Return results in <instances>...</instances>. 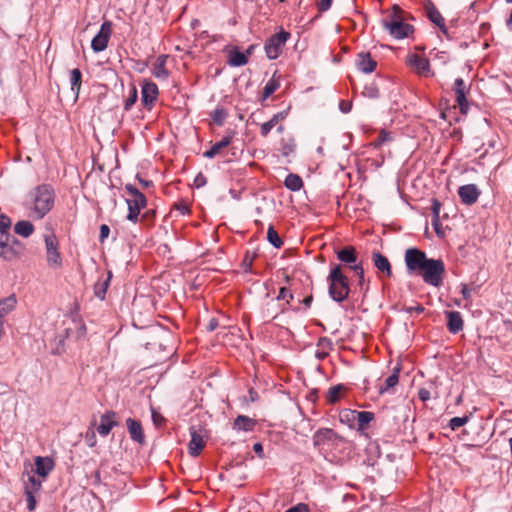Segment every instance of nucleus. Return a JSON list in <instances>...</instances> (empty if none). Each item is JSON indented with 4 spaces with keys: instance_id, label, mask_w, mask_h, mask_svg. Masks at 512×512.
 Masks as SVG:
<instances>
[{
    "instance_id": "f257e3e1",
    "label": "nucleus",
    "mask_w": 512,
    "mask_h": 512,
    "mask_svg": "<svg viewBox=\"0 0 512 512\" xmlns=\"http://www.w3.org/2000/svg\"><path fill=\"white\" fill-rule=\"evenodd\" d=\"M405 265L410 273H418L423 281L433 287H440L445 275V264L441 259L428 258L418 248H408L404 255Z\"/></svg>"
},
{
    "instance_id": "f03ea898",
    "label": "nucleus",
    "mask_w": 512,
    "mask_h": 512,
    "mask_svg": "<svg viewBox=\"0 0 512 512\" xmlns=\"http://www.w3.org/2000/svg\"><path fill=\"white\" fill-rule=\"evenodd\" d=\"M55 193L48 184H42L34 188L25 201V207L29 216L40 220L44 218L54 207Z\"/></svg>"
},
{
    "instance_id": "7ed1b4c3",
    "label": "nucleus",
    "mask_w": 512,
    "mask_h": 512,
    "mask_svg": "<svg viewBox=\"0 0 512 512\" xmlns=\"http://www.w3.org/2000/svg\"><path fill=\"white\" fill-rule=\"evenodd\" d=\"M383 28L395 39H404L414 32V27L406 23V12L398 5H393L382 19Z\"/></svg>"
},
{
    "instance_id": "20e7f679",
    "label": "nucleus",
    "mask_w": 512,
    "mask_h": 512,
    "mask_svg": "<svg viewBox=\"0 0 512 512\" xmlns=\"http://www.w3.org/2000/svg\"><path fill=\"white\" fill-rule=\"evenodd\" d=\"M327 281L329 295L334 301L341 303L347 299L350 292L349 279L343 273L340 265H332Z\"/></svg>"
},
{
    "instance_id": "39448f33",
    "label": "nucleus",
    "mask_w": 512,
    "mask_h": 512,
    "mask_svg": "<svg viewBox=\"0 0 512 512\" xmlns=\"http://www.w3.org/2000/svg\"><path fill=\"white\" fill-rule=\"evenodd\" d=\"M125 191L132 196V199L126 200L128 205L127 219L136 223L138 221L140 211L147 205V199L145 195L132 184H126Z\"/></svg>"
},
{
    "instance_id": "423d86ee",
    "label": "nucleus",
    "mask_w": 512,
    "mask_h": 512,
    "mask_svg": "<svg viewBox=\"0 0 512 512\" xmlns=\"http://www.w3.org/2000/svg\"><path fill=\"white\" fill-rule=\"evenodd\" d=\"M343 441V437L330 428H320L313 435V445L319 451L331 450Z\"/></svg>"
},
{
    "instance_id": "0eeeda50",
    "label": "nucleus",
    "mask_w": 512,
    "mask_h": 512,
    "mask_svg": "<svg viewBox=\"0 0 512 512\" xmlns=\"http://www.w3.org/2000/svg\"><path fill=\"white\" fill-rule=\"evenodd\" d=\"M44 242L46 248L47 264L52 269L62 267V257L59 252V242L54 233L45 234Z\"/></svg>"
},
{
    "instance_id": "6e6552de",
    "label": "nucleus",
    "mask_w": 512,
    "mask_h": 512,
    "mask_svg": "<svg viewBox=\"0 0 512 512\" xmlns=\"http://www.w3.org/2000/svg\"><path fill=\"white\" fill-rule=\"evenodd\" d=\"M290 38V33L286 32L284 30H281L279 33H276L269 37L265 42V53L266 56L270 60H275L279 57V55L282 52V49L287 42V40Z\"/></svg>"
},
{
    "instance_id": "1a4fd4ad",
    "label": "nucleus",
    "mask_w": 512,
    "mask_h": 512,
    "mask_svg": "<svg viewBox=\"0 0 512 512\" xmlns=\"http://www.w3.org/2000/svg\"><path fill=\"white\" fill-rule=\"evenodd\" d=\"M112 35V22L104 21L100 27L99 32L93 37L91 41V48L95 53L104 51L109 43Z\"/></svg>"
},
{
    "instance_id": "9d476101",
    "label": "nucleus",
    "mask_w": 512,
    "mask_h": 512,
    "mask_svg": "<svg viewBox=\"0 0 512 512\" xmlns=\"http://www.w3.org/2000/svg\"><path fill=\"white\" fill-rule=\"evenodd\" d=\"M159 89L158 86L150 81L145 80L141 89V103L147 110H151L158 99Z\"/></svg>"
},
{
    "instance_id": "9b49d317",
    "label": "nucleus",
    "mask_w": 512,
    "mask_h": 512,
    "mask_svg": "<svg viewBox=\"0 0 512 512\" xmlns=\"http://www.w3.org/2000/svg\"><path fill=\"white\" fill-rule=\"evenodd\" d=\"M119 425L118 415L115 411L109 410L101 415L100 423L97 426V432L102 436L106 437L109 435L111 430Z\"/></svg>"
},
{
    "instance_id": "f8f14e48",
    "label": "nucleus",
    "mask_w": 512,
    "mask_h": 512,
    "mask_svg": "<svg viewBox=\"0 0 512 512\" xmlns=\"http://www.w3.org/2000/svg\"><path fill=\"white\" fill-rule=\"evenodd\" d=\"M408 64L417 74L424 77L433 76L431 71L430 62L427 58L418 54H411L408 56Z\"/></svg>"
},
{
    "instance_id": "ddd939ff",
    "label": "nucleus",
    "mask_w": 512,
    "mask_h": 512,
    "mask_svg": "<svg viewBox=\"0 0 512 512\" xmlns=\"http://www.w3.org/2000/svg\"><path fill=\"white\" fill-rule=\"evenodd\" d=\"M423 7L428 19L435 24L443 34H447V27L445 25V20L442 17L441 13L438 11L436 6L431 0H425L423 3Z\"/></svg>"
},
{
    "instance_id": "4468645a",
    "label": "nucleus",
    "mask_w": 512,
    "mask_h": 512,
    "mask_svg": "<svg viewBox=\"0 0 512 512\" xmlns=\"http://www.w3.org/2000/svg\"><path fill=\"white\" fill-rule=\"evenodd\" d=\"M453 91L455 93L456 103L460 109V112L462 114H466L468 112L469 105L466 99V85L462 78L455 79Z\"/></svg>"
},
{
    "instance_id": "2eb2a0df",
    "label": "nucleus",
    "mask_w": 512,
    "mask_h": 512,
    "mask_svg": "<svg viewBox=\"0 0 512 512\" xmlns=\"http://www.w3.org/2000/svg\"><path fill=\"white\" fill-rule=\"evenodd\" d=\"M16 243H18L17 239L11 235L0 236V256L5 260L16 258L17 252L13 246Z\"/></svg>"
},
{
    "instance_id": "dca6fc26",
    "label": "nucleus",
    "mask_w": 512,
    "mask_h": 512,
    "mask_svg": "<svg viewBox=\"0 0 512 512\" xmlns=\"http://www.w3.org/2000/svg\"><path fill=\"white\" fill-rule=\"evenodd\" d=\"M458 195L462 203L472 205L477 202L480 196V190L475 184H467L459 187Z\"/></svg>"
},
{
    "instance_id": "f3484780",
    "label": "nucleus",
    "mask_w": 512,
    "mask_h": 512,
    "mask_svg": "<svg viewBox=\"0 0 512 512\" xmlns=\"http://www.w3.org/2000/svg\"><path fill=\"white\" fill-rule=\"evenodd\" d=\"M191 439L188 446L190 456L197 457L205 447L203 435L194 427L190 428Z\"/></svg>"
},
{
    "instance_id": "a211bd4d",
    "label": "nucleus",
    "mask_w": 512,
    "mask_h": 512,
    "mask_svg": "<svg viewBox=\"0 0 512 512\" xmlns=\"http://www.w3.org/2000/svg\"><path fill=\"white\" fill-rule=\"evenodd\" d=\"M126 425L130 438L134 442L143 445L145 443V435L141 422L133 418H128L126 420Z\"/></svg>"
},
{
    "instance_id": "6ab92c4d",
    "label": "nucleus",
    "mask_w": 512,
    "mask_h": 512,
    "mask_svg": "<svg viewBox=\"0 0 512 512\" xmlns=\"http://www.w3.org/2000/svg\"><path fill=\"white\" fill-rule=\"evenodd\" d=\"M235 134L234 130H228L222 140L213 144L209 150L203 153V156L209 159L214 158L223 148L231 144Z\"/></svg>"
},
{
    "instance_id": "aec40b11",
    "label": "nucleus",
    "mask_w": 512,
    "mask_h": 512,
    "mask_svg": "<svg viewBox=\"0 0 512 512\" xmlns=\"http://www.w3.org/2000/svg\"><path fill=\"white\" fill-rule=\"evenodd\" d=\"M356 66L363 73H372L376 69L377 62L369 52H361L357 55Z\"/></svg>"
},
{
    "instance_id": "412c9836",
    "label": "nucleus",
    "mask_w": 512,
    "mask_h": 512,
    "mask_svg": "<svg viewBox=\"0 0 512 512\" xmlns=\"http://www.w3.org/2000/svg\"><path fill=\"white\" fill-rule=\"evenodd\" d=\"M372 261L379 272L383 273L388 278L392 276V267L386 256L379 251H373Z\"/></svg>"
},
{
    "instance_id": "4be33fe9",
    "label": "nucleus",
    "mask_w": 512,
    "mask_h": 512,
    "mask_svg": "<svg viewBox=\"0 0 512 512\" xmlns=\"http://www.w3.org/2000/svg\"><path fill=\"white\" fill-rule=\"evenodd\" d=\"M447 316V327L450 333L457 334L463 330L464 322L460 312L458 311H446Z\"/></svg>"
},
{
    "instance_id": "5701e85b",
    "label": "nucleus",
    "mask_w": 512,
    "mask_h": 512,
    "mask_svg": "<svg viewBox=\"0 0 512 512\" xmlns=\"http://www.w3.org/2000/svg\"><path fill=\"white\" fill-rule=\"evenodd\" d=\"M168 59V55L162 54L159 55L152 67V74L157 79H167L169 76V71L166 68V62Z\"/></svg>"
},
{
    "instance_id": "b1692460",
    "label": "nucleus",
    "mask_w": 512,
    "mask_h": 512,
    "mask_svg": "<svg viewBox=\"0 0 512 512\" xmlns=\"http://www.w3.org/2000/svg\"><path fill=\"white\" fill-rule=\"evenodd\" d=\"M347 414L351 415V419L357 422L359 430L365 429L374 420V413L370 411H353Z\"/></svg>"
},
{
    "instance_id": "393cba45",
    "label": "nucleus",
    "mask_w": 512,
    "mask_h": 512,
    "mask_svg": "<svg viewBox=\"0 0 512 512\" xmlns=\"http://www.w3.org/2000/svg\"><path fill=\"white\" fill-rule=\"evenodd\" d=\"M256 425V421L245 415H238L233 422V429L236 431H253Z\"/></svg>"
},
{
    "instance_id": "a878e982",
    "label": "nucleus",
    "mask_w": 512,
    "mask_h": 512,
    "mask_svg": "<svg viewBox=\"0 0 512 512\" xmlns=\"http://www.w3.org/2000/svg\"><path fill=\"white\" fill-rule=\"evenodd\" d=\"M36 473L41 477H46L54 468V463L49 457L38 456L35 458Z\"/></svg>"
},
{
    "instance_id": "bb28decb",
    "label": "nucleus",
    "mask_w": 512,
    "mask_h": 512,
    "mask_svg": "<svg viewBox=\"0 0 512 512\" xmlns=\"http://www.w3.org/2000/svg\"><path fill=\"white\" fill-rule=\"evenodd\" d=\"M112 278V272L108 271L105 278L101 277L94 284V295L100 300H104L106 296L107 289L109 287L110 281Z\"/></svg>"
},
{
    "instance_id": "cd10ccee",
    "label": "nucleus",
    "mask_w": 512,
    "mask_h": 512,
    "mask_svg": "<svg viewBox=\"0 0 512 512\" xmlns=\"http://www.w3.org/2000/svg\"><path fill=\"white\" fill-rule=\"evenodd\" d=\"M288 115V112L287 111H281L275 115H273V117L261 124V127H260V134L262 137H267L268 134L270 133V131L282 120H284Z\"/></svg>"
},
{
    "instance_id": "c85d7f7f",
    "label": "nucleus",
    "mask_w": 512,
    "mask_h": 512,
    "mask_svg": "<svg viewBox=\"0 0 512 512\" xmlns=\"http://www.w3.org/2000/svg\"><path fill=\"white\" fill-rule=\"evenodd\" d=\"M337 258L341 262H343L345 264H349L350 266L357 264L356 263L357 254H356V250L353 246H346V247L342 248L341 250L337 251Z\"/></svg>"
},
{
    "instance_id": "c756f323",
    "label": "nucleus",
    "mask_w": 512,
    "mask_h": 512,
    "mask_svg": "<svg viewBox=\"0 0 512 512\" xmlns=\"http://www.w3.org/2000/svg\"><path fill=\"white\" fill-rule=\"evenodd\" d=\"M17 304L15 295H10L0 300V320L4 321L6 315L12 312Z\"/></svg>"
},
{
    "instance_id": "7c9ffc66",
    "label": "nucleus",
    "mask_w": 512,
    "mask_h": 512,
    "mask_svg": "<svg viewBox=\"0 0 512 512\" xmlns=\"http://www.w3.org/2000/svg\"><path fill=\"white\" fill-rule=\"evenodd\" d=\"M399 372L400 368L396 367L393 369V372L390 376L386 378L384 383L379 387V394L383 395L384 393L388 392L390 389L394 388L399 381Z\"/></svg>"
},
{
    "instance_id": "2f4dec72",
    "label": "nucleus",
    "mask_w": 512,
    "mask_h": 512,
    "mask_svg": "<svg viewBox=\"0 0 512 512\" xmlns=\"http://www.w3.org/2000/svg\"><path fill=\"white\" fill-rule=\"evenodd\" d=\"M248 56L238 51L237 49L232 50L229 53L228 64L232 67H241L248 63Z\"/></svg>"
},
{
    "instance_id": "473e14b6",
    "label": "nucleus",
    "mask_w": 512,
    "mask_h": 512,
    "mask_svg": "<svg viewBox=\"0 0 512 512\" xmlns=\"http://www.w3.org/2000/svg\"><path fill=\"white\" fill-rule=\"evenodd\" d=\"M14 231L16 234L27 238L34 232V226L27 220H21L15 224Z\"/></svg>"
},
{
    "instance_id": "72a5a7b5",
    "label": "nucleus",
    "mask_w": 512,
    "mask_h": 512,
    "mask_svg": "<svg viewBox=\"0 0 512 512\" xmlns=\"http://www.w3.org/2000/svg\"><path fill=\"white\" fill-rule=\"evenodd\" d=\"M284 185L291 191H299L303 187V181L299 175L290 173L287 175Z\"/></svg>"
},
{
    "instance_id": "f704fd0d",
    "label": "nucleus",
    "mask_w": 512,
    "mask_h": 512,
    "mask_svg": "<svg viewBox=\"0 0 512 512\" xmlns=\"http://www.w3.org/2000/svg\"><path fill=\"white\" fill-rule=\"evenodd\" d=\"M82 83V73L78 68L71 70L70 72V85L71 90L75 93L76 97L79 94Z\"/></svg>"
},
{
    "instance_id": "c9c22d12",
    "label": "nucleus",
    "mask_w": 512,
    "mask_h": 512,
    "mask_svg": "<svg viewBox=\"0 0 512 512\" xmlns=\"http://www.w3.org/2000/svg\"><path fill=\"white\" fill-rule=\"evenodd\" d=\"M343 390L344 386L341 384L330 387L326 396L327 402L330 404L337 403L341 398V393Z\"/></svg>"
},
{
    "instance_id": "e433bc0d",
    "label": "nucleus",
    "mask_w": 512,
    "mask_h": 512,
    "mask_svg": "<svg viewBox=\"0 0 512 512\" xmlns=\"http://www.w3.org/2000/svg\"><path fill=\"white\" fill-rule=\"evenodd\" d=\"M318 347L322 348L321 351L316 352V357L320 360L328 356L329 350L332 348L331 341L328 338H320L317 344Z\"/></svg>"
},
{
    "instance_id": "4c0bfd02",
    "label": "nucleus",
    "mask_w": 512,
    "mask_h": 512,
    "mask_svg": "<svg viewBox=\"0 0 512 512\" xmlns=\"http://www.w3.org/2000/svg\"><path fill=\"white\" fill-rule=\"evenodd\" d=\"M227 117L228 112L224 107H217L214 111L211 112V118L213 122L218 126H222Z\"/></svg>"
},
{
    "instance_id": "58836bf2",
    "label": "nucleus",
    "mask_w": 512,
    "mask_h": 512,
    "mask_svg": "<svg viewBox=\"0 0 512 512\" xmlns=\"http://www.w3.org/2000/svg\"><path fill=\"white\" fill-rule=\"evenodd\" d=\"M350 268L355 271L358 276V286L360 289L364 290L365 292L368 291V285H365V276L362 263L359 262L358 264L351 265Z\"/></svg>"
},
{
    "instance_id": "ea45409f",
    "label": "nucleus",
    "mask_w": 512,
    "mask_h": 512,
    "mask_svg": "<svg viewBox=\"0 0 512 512\" xmlns=\"http://www.w3.org/2000/svg\"><path fill=\"white\" fill-rule=\"evenodd\" d=\"M267 240L275 248H281L283 245V241H282L281 237L279 236L278 232L275 230V228L272 225L269 226V228H268Z\"/></svg>"
},
{
    "instance_id": "a19ab883",
    "label": "nucleus",
    "mask_w": 512,
    "mask_h": 512,
    "mask_svg": "<svg viewBox=\"0 0 512 512\" xmlns=\"http://www.w3.org/2000/svg\"><path fill=\"white\" fill-rule=\"evenodd\" d=\"M41 485V481L35 476L31 475L28 477V482L25 485V492H31L32 494H35L41 489Z\"/></svg>"
},
{
    "instance_id": "79ce46f5",
    "label": "nucleus",
    "mask_w": 512,
    "mask_h": 512,
    "mask_svg": "<svg viewBox=\"0 0 512 512\" xmlns=\"http://www.w3.org/2000/svg\"><path fill=\"white\" fill-rule=\"evenodd\" d=\"M138 97L137 88L135 85H131L129 89V95L124 102V110L129 111L135 104Z\"/></svg>"
},
{
    "instance_id": "37998d69",
    "label": "nucleus",
    "mask_w": 512,
    "mask_h": 512,
    "mask_svg": "<svg viewBox=\"0 0 512 512\" xmlns=\"http://www.w3.org/2000/svg\"><path fill=\"white\" fill-rule=\"evenodd\" d=\"M379 89L375 83H369L364 86L362 95L370 99H376L379 97Z\"/></svg>"
},
{
    "instance_id": "c03bdc74",
    "label": "nucleus",
    "mask_w": 512,
    "mask_h": 512,
    "mask_svg": "<svg viewBox=\"0 0 512 512\" xmlns=\"http://www.w3.org/2000/svg\"><path fill=\"white\" fill-rule=\"evenodd\" d=\"M279 88V83L277 80L271 78L266 84L263 89V99L268 98L271 96L277 89Z\"/></svg>"
},
{
    "instance_id": "a18cd8bd",
    "label": "nucleus",
    "mask_w": 512,
    "mask_h": 512,
    "mask_svg": "<svg viewBox=\"0 0 512 512\" xmlns=\"http://www.w3.org/2000/svg\"><path fill=\"white\" fill-rule=\"evenodd\" d=\"M469 419H470V417L467 415H465L463 417H453L449 421V427L453 431H455V430L459 429L460 427L464 426L469 421Z\"/></svg>"
},
{
    "instance_id": "49530a36",
    "label": "nucleus",
    "mask_w": 512,
    "mask_h": 512,
    "mask_svg": "<svg viewBox=\"0 0 512 512\" xmlns=\"http://www.w3.org/2000/svg\"><path fill=\"white\" fill-rule=\"evenodd\" d=\"M10 226H11L10 218L6 215H1L0 216V236L10 235L8 232L10 229Z\"/></svg>"
},
{
    "instance_id": "de8ad7c7",
    "label": "nucleus",
    "mask_w": 512,
    "mask_h": 512,
    "mask_svg": "<svg viewBox=\"0 0 512 512\" xmlns=\"http://www.w3.org/2000/svg\"><path fill=\"white\" fill-rule=\"evenodd\" d=\"M391 140H392L391 134L389 132H386L385 130H382L379 133L378 137L373 142V146L377 148V147H380L385 142H388Z\"/></svg>"
},
{
    "instance_id": "09e8293b",
    "label": "nucleus",
    "mask_w": 512,
    "mask_h": 512,
    "mask_svg": "<svg viewBox=\"0 0 512 512\" xmlns=\"http://www.w3.org/2000/svg\"><path fill=\"white\" fill-rule=\"evenodd\" d=\"M440 209H441L440 201L437 199H432L431 211H432V215H433V225H435V226H436V222L439 221Z\"/></svg>"
},
{
    "instance_id": "8fccbe9b",
    "label": "nucleus",
    "mask_w": 512,
    "mask_h": 512,
    "mask_svg": "<svg viewBox=\"0 0 512 512\" xmlns=\"http://www.w3.org/2000/svg\"><path fill=\"white\" fill-rule=\"evenodd\" d=\"M151 416H152V421L155 426L160 427L161 425L164 424L165 418L159 412H157L154 408H151Z\"/></svg>"
},
{
    "instance_id": "3c124183",
    "label": "nucleus",
    "mask_w": 512,
    "mask_h": 512,
    "mask_svg": "<svg viewBox=\"0 0 512 512\" xmlns=\"http://www.w3.org/2000/svg\"><path fill=\"white\" fill-rule=\"evenodd\" d=\"M284 299H287V304H289L290 300L293 299V294L286 287L280 288L279 294L277 296V300H284Z\"/></svg>"
},
{
    "instance_id": "603ef678",
    "label": "nucleus",
    "mask_w": 512,
    "mask_h": 512,
    "mask_svg": "<svg viewBox=\"0 0 512 512\" xmlns=\"http://www.w3.org/2000/svg\"><path fill=\"white\" fill-rule=\"evenodd\" d=\"M26 500H27V509L29 511H34L36 508V498L35 494L31 492H25Z\"/></svg>"
},
{
    "instance_id": "864d4df0",
    "label": "nucleus",
    "mask_w": 512,
    "mask_h": 512,
    "mask_svg": "<svg viewBox=\"0 0 512 512\" xmlns=\"http://www.w3.org/2000/svg\"><path fill=\"white\" fill-rule=\"evenodd\" d=\"M285 512H310V508L305 503H298L287 509Z\"/></svg>"
},
{
    "instance_id": "5fc2aeb1",
    "label": "nucleus",
    "mask_w": 512,
    "mask_h": 512,
    "mask_svg": "<svg viewBox=\"0 0 512 512\" xmlns=\"http://www.w3.org/2000/svg\"><path fill=\"white\" fill-rule=\"evenodd\" d=\"M206 183H207L206 176L202 172H199L194 179V186L196 188H201V187H204L206 185Z\"/></svg>"
},
{
    "instance_id": "6e6d98bb",
    "label": "nucleus",
    "mask_w": 512,
    "mask_h": 512,
    "mask_svg": "<svg viewBox=\"0 0 512 512\" xmlns=\"http://www.w3.org/2000/svg\"><path fill=\"white\" fill-rule=\"evenodd\" d=\"M401 310L406 313L415 312L420 314L424 312L425 308L421 304H417L416 306H403Z\"/></svg>"
},
{
    "instance_id": "4d7b16f0",
    "label": "nucleus",
    "mask_w": 512,
    "mask_h": 512,
    "mask_svg": "<svg viewBox=\"0 0 512 512\" xmlns=\"http://www.w3.org/2000/svg\"><path fill=\"white\" fill-rule=\"evenodd\" d=\"M85 438H86V442L89 447H94L96 445L97 439H96L95 432L93 430L87 431Z\"/></svg>"
},
{
    "instance_id": "13d9d810",
    "label": "nucleus",
    "mask_w": 512,
    "mask_h": 512,
    "mask_svg": "<svg viewBox=\"0 0 512 512\" xmlns=\"http://www.w3.org/2000/svg\"><path fill=\"white\" fill-rule=\"evenodd\" d=\"M109 233H110V228L108 225L106 224H103L100 226V234H99V240L100 242H104L105 239L108 238L109 236Z\"/></svg>"
},
{
    "instance_id": "bf43d9fd",
    "label": "nucleus",
    "mask_w": 512,
    "mask_h": 512,
    "mask_svg": "<svg viewBox=\"0 0 512 512\" xmlns=\"http://www.w3.org/2000/svg\"><path fill=\"white\" fill-rule=\"evenodd\" d=\"M339 109L342 113H348L352 109V103L350 101L342 100L339 103Z\"/></svg>"
},
{
    "instance_id": "052dcab7",
    "label": "nucleus",
    "mask_w": 512,
    "mask_h": 512,
    "mask_svg": "<svg viewBox=\"0 0 512 512\" xmlns=\"http://www.w3.org/2000/svg\"><path fill=\"white\" fill-rule=\"evenodd\" d=\"M418 397L421 401L423 402H426L430 399V392L429 390L425 389V388H421L419 391H418Z\"/></svg>"
},
{
    "instance_id": "680f3d73",
    "label": "nucleus",
    "mask_w": 512,
    "mask_h": 512,
    "mask_svg": "<svg viewBox=\"0 0 512 512\" xmlns=\"http://www.w3.org/2000/svg\"><path fill=\"white\" fill-rule=\"evenodd\" d=\"M332 5V0H321L318 4V9L321 12L327 11Z\"/></svg>"
},
{
    "instance_id": "e2e57ef3",
    "label": "nucleus",
    "mask_w": 512,
    "mask_h": 512,
    "mask_svg": "<svg viewBox=\"0 0 512 512\" xmlns=\"http://www.w3.org/2000/svg\"><path fill=\"white\" fill-rule=\"evenodd\" d=\"M354 410H349V409H346L344 411H342L340 413V421L345 423V422H354L352 419H351V415H348L347 413L348 412H353Z\"/></svg>"
},
{
    "instance_id": "0e129e2a",
    "label": "nucleus",
    "mask_w": 512,
    "mask_h": 512,
    "mask_svg": "<svg viewBox=\"0 0 512 512\" xmlns=\"http://www.w3.org/2000/svg\"><path fill=\"white\" fill-rule=\"evenodd\" d=\"M242 265L244 267V271L245 272H251V268H252V258H249L248 256H246L242 262Z\"/></svg>"
},
{
    "instance_id": "69168bd1",
    "label": "nucleus",
    "mask_w": 512,
    "mask_h": 512,
    "mask_svg": "<svg viewBox=\"0 0 512 512\" xmlns=\"http://www.w3.org/2000/svg\"><path fill=\"white\" fill-rule=\"evenodd\" d=\"M218 326V321L216 319H211L209 324H208V331H214Z\"/></svg>"
},
{
    "instance_id": "338daca9",
    "label": "nucleus",
    "mask_w": 512,
    "mask_h": 512,
    "mask_svg": "<svg viewBox=\"0 0 512 512\" xmlns=\"http://www.w3.org/2000/svg\"><path fill=\"white\" fill-rule=\"evenodd\" d=\"M312 301H313V296L308 295L307 297H305L302 300V303L305 305L306 308H309L311 306Z\"/></svg>"
},
{
    "instance_id": "774afa93",
    "label": "nucleus",
    "mask_w": 512,
    "mask_h": 512,
    "mask_svg": "<svg viewBox=\"0 0 512 512\" xmlns=\"http://www.w3.org/2000/svg\"><path fill=\"white\" fill-rule=\"evenodd\" d=\"M253 450L259 455L262 456L263 453V447L261 443H255L253 446Z\"/></svg>"
}]
</instances>
